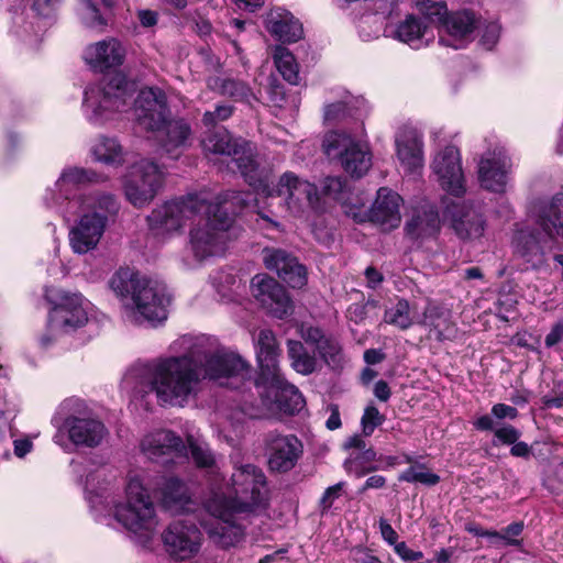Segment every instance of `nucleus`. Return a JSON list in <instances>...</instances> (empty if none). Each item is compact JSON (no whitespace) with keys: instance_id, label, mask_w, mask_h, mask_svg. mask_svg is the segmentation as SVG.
Instances as JSON below:
<instances>
[{"instance_id":"58836bf2","label":"nucleus","mask_w":563,"mask_h":563,"mask_svg":"<svg viewBox=\"0 0 563 563\" xmlns=\"http://www.w3.org/2000/svg\"><path fill=\"white\" fill-rule=\"evenodd\" d=\"M274 63L283 78L290 85H298L300 80L299 65L291 52L284 46H276L273 54Z\"/></svg>"},{"instance_id":"39448f33","label":"nucleus","mask_w":563,"mask_h":563,"mask_svg":"<svg viewBox=\"0 0 563 563\" xmlns=\"http://www.w3.org/2000/svg\"><path fill=\"white\" fill-rule=\"evenodd\" d=\"M108 285L120 300L126 322L155 327L167 319L170 296L164 284L141 276L130 268H119Z\"/></svg>"},{"instance_id":"423d86ee","label":"nucleus","mask_w":563,"mask_h":563,"mask_svg":"<svg viewBox=\"0 0 563 563\" xmlns=\"http://www.w3.org/2000/svg\"><path fill=\"white\" fill-rule=\"evenodd\" d=\"M529 223L515 232V253L533 269L548 267L549 254L558 239H563V195H555L548 202L536 203L529 214Z\"/></svg>"},{"instance_id":"72a5a7b5","label":"nucleus","mask_w":563,"mask_h":563,"mask_svg":"<svg viewBox=\"0 0 563 563\" xmlns=\"http://www.w3.org/2000/svg\"><path fill=\"white\" fill-rule=\"evenodd\" d=\"M343 446L345 450L357 451V453H351L344 462V468L349 474H353L356 477H362L377 468L375 466H365V463H369L376 460V452L372 448H367L363 433L350 437L346 439Z\"/></svg>"},{"instance_id":"c03bdc74","label":"nucleus","mask_w":563,"mask_h":563,"mask_svg":"<svg viewBox=\"0 0 563 563\" xmlns=\"http://www.w3.org/2000/svg\"><path fill=\"white\" fill-rule=\"evenodd\" d=\"M415 7L427 20L437 22L439 29L442 26L443 20L450 13L446 3L440 0H415Z\"/></svg>"},{"instance_id":"b1692460","label":"nucleus","mask_w":563,"mask_h":563,"mask_svg":"<svg viewBox=\"0 0 563 563\" xmlns=\"http://www.w3.org/2000/svg\"><path fill=\"white\" fill-rule=\"evenodd\" d=\"M481 20L470 9L450 12L439 30V43L454 49L464 48L474 41Z\"/></svg>"},{"instance_id":"f8f14e48","label":"nucleus","mask_w":563,"mask_h":563,"mask_svg":"<svg viewBox=\"0 0 563 563\" xmlns=\"http://www.w3.org/2000/svg\"><path fill=\"white\" fill-rule=\"evenodd\" d=\"M104 180L106 177L92 168L66 166L62 169L55 183L45 189L42 199L48 209L68 220L88 199L101 195H111L100 190L82 192L85 186Z\"/></svg>"},{"instance_id":"1a4fd4ad","label":"nucleus","mask_w":563,"mask_h":563,"mask_svg":"<svg viewBox=\"0 0 563 563\" xmlns=\"http://www.w3.org/2000/svg\"><path fill=\"white\" fill-rule=\"evenodd\" d=\"M44 297L52 308L46 330L38 339L42 349L47 350L57 344L66 345L81 329L92 325V306L80 294L47 287Z\"/></svg>"},{"instance_id":"6e6d98bb","label":"nucleus","mask_w":563,"mask_h":563,"mask_svg":"<svg viewBox=\"0 0 563 563\" xmlns=\"http://www.w3.org/2000/svg\"><path fill=\"white\" fill-rule=\"evenodd\" d=\"M299 333L302 340H305L306 343L314 345L316 350L319 347V344H322V341L328 339L319 328L312 325L302 324Z\"/></svg>"},{"instance_id":"69168bd1","label":"nucleus","mask_w":563,"mask_h":563,"mask_svg":"<svg viewBox=\"0 0 563 563\" xmlns=\"http://www.w3.org/2000/svg\"><path fill=\"white\" fill-rule=\"evenodd\" d=\"M379 530L382 538L390 545L395 547V544L398 543V533L395 531V529L391 527L390 523L387 522L385 519L379 520Z\"/></svg>"},{"instance_id":"dca6fc26","label":"nucleus","mask_w":563,"mask_h":563,"mask_svg":"<svg viewBox=\"0 0 563 563\" xmlns=\"http://www.w3.org/2000/svg\"><path fill=\"white\" fill-rule=\"evenodd\" d=\"M219 493L208 496L203 501L209 519H201L200 525L209 539L221 549L238 547L245 538V527L241 522L243 516L251 515L238 511L233 506L225 504Z\"/></svg>"},{"instance_id":"ea45409f","label":"nucleus","mask_w":563,"mask_h":563,"mask_svg":"<svg viewBox=\"0 0 563 563\" xmlns=\"http://www.w3.org/2000/svg\"><path fill=\"white\" fill-rule=\"evenodd\" d=\"M188 444L190 448L192 460L196 463V465L198 467L209 470L210 482L213 478L219 479V465L209 445L205 442L194 441L191 438L188 439ZM209 485L211 486V483Z\"/></svg>"},{"instance_id":"bb28decb","label":"nucleus","mask_w":563,"mask_h":563,"mask_svg":"<svg viewBox=\"0 0 563 563\" xmlns=\"http://www.w3.org/2000/svg\"><path fill=\"white\" fill-rule=\"evenodd\" d=\"M263 253L266 268L276 272L290 287L301 288L307 284V271L296 257L276 249H265Z\"/></svg>"},{"instance_id":"393cba45","label":"nucleus","mask_w":563,"mask_h":563,"mask_svg":"<svg viewBox=\"0 0 563 563\" xmlns=\"http://www.w3.org/2000/svg\"><path fill=\"white\" fill-rule=\"evenodd\" d=\"M251 292L262 307L277 318L288 314L291 300L285 288L276 279L266 274H257L251 280Z\"/></svg>"},{"instance_id":"2f4dec72","label":"nucleus","mask_w":563,"mask_h":563,"mask_svg":"<svg viewBox=\"0 0 563 563\" xmlns=\"http://www.w3.org/2000/svg\"><path fill=\"white\" fill-rule=\"evenodd\" d=\"M265 29L276 40L287 43L299 41L303 34L299 20L283 8L272 9L266 14Z\"/></svg>"},{"instance_id":"3c124183","label":"nucleus","mask_w":563,"mask_h":563,"mask_svg":"<svg viewBox=\"0 0 563 563\" xmlns=\"http://www.w3.org/2000/svg\"><path fill=\"white\" fill-rule=\"evenodd\" d=\"M218 432L228 443L233 444L243 433V419H225Z\"/></svg>"},{"instance_id":"f257e3e1","label":"nucleus","mask_w":563,"mask_h":563,"mask_svg":"<svg viewBox=\"0 0 563 563\" xmlns=\"http://www.w3.org/2000/svg\"><path fill=\"white\" fill-rule=\"evenodd\" d=\"M173 349L181 354L132 367L123 378L124 387L133 388L135 395L153 393L162 406L184 408L198 397L205 379L220 384L227 379L228 386L236 388L234 382L245 380L251 374L239 355L213 338L184 335Z\"/></svg>"},{"instance_id":"de8ad7c7","label":"nucleus","mask_w":563,"mask_h":563,"mask_svg":"<svg viewBox=\"0 0 563 563\" xmlns=\"http://www.w3.org/2000/svg\"><path fill=\"white\" fill-rule=\"evenodd\" d=\"M79 14L82 23L93 30L102 31L107 24L104 18L99 13L92 0H79Z\"/></svg>"},{"instance_id":"ddd939ff","label":"nucleus","mask_w":563,"mask_h":563,"mask_svg":"<svg viewBox=\"0 0 563 563\" xmlns=\"http://www.w3.org/2000/svg\"><path fill=\"white\" fill-rule=\"evenodd\" d=\"M119 209L120 203L112 194L88 199L74 214L77 219L68 232L71 251L84 255L96 250Z\"/></svg>"},{"instance_id":"7c9ffc66","label":"nucleus","mask_w":563,"mask_h":563,"mask_svg":"<svg viewBox=\"0 0 563 563\" xmlns=\"http://www.w3.org/2000/svg\"><path fill=\"white\" fill-rule=\"evenodd\" d=\"M88 65L98 70H106L123 64L125 47L113 37L90 44L84 52Z\"/></svg>"},{"instance_id":"79ce46f5","label":"nucleus","mask_w":563,"mask_h":563,"mask_svg":"<svg viewBox=\"0 0 563 563\" xmlns=\"http://www.w3.org/2000/svg\"><path fill=\"white\" fill-rule=\"evenodd\" d=\"M363 103L362 99L345 95L342 100L324 107V120L327 122H334L346 115H353Z\"/></svg>"},{"instance_id":"5fc2aeb1","label":"nucleus","mask_w":563,"mask_h":563,"mask_svg":"<svg viewBox=\"0 0 563 563\" xmlns=\"http://www.w3.org/2000/svg\"><path fill=\"white\" fill-rule=\"evenodd\" d=\"M521 433L510 424H504L494 431L495 439L503 444L511 445L519 440Z\"/></svg>"},{"instance_id":"49530a36","label":"nucleus","mask_w":563,"mask_h":563,"mask_svg":"<svg viewBox=\"0 0 563 563\" xmlns=\"http://www.w3.org/2000/svg\"><path fill=\"white\" fill-rule=\"evenodd\" d=\"M321 358L333 369L342 368L345 363V357L342 352L340 343L331 338L322 341L317 349Z\"/></svg>"},{"instance_id":"6ab92c4d","label":"nucleus","mask_w":563,"mask_h":563,"mask_svg":"<svg viewBox=\"0 0 563 563\" xmlns=\"http://www.w3.org/2000/svg\"><path fill=\"white\" fill-rule=\"evenodd\" d=\"M255 387L261 396L263 406L267 409H278L286 413L300 411L305 400L296 386L286 382L278 372L265 380H256Z\"/></svg>"},{"instance_id":"774afa93","label":"nucleus","mask_w":563,"mask_h":563,"mask_svg":"<svg viewBox=\"0 0 563 563\" xmlns=\"http://www.w3.org/2000/svg\"><path fill=\"white\" fill-rule=\"evenodd\" d=\"M137 19L142 26L152 27L157 24L158 13L153 10H140L137 12Z\"/></svg>"},{"instance_id":"20e7f679","label":"nucleus","mask_w":563,"mask_h":563,"mask_svg":"<svg viewBox=\"0 0 563 563\" xmlns=\"http://www.w3.org/2000/svg\"><path fill=\"white\" fill-rule=\"evenodd\" d=\"M430 168L439 186L454 198H445L443 216L451 222L462 239L481 238L485 230V220L470 202L462 200L466 191L462 157L459 148L446 145L434 152Z\"/></svg>"},{"instance_id":"4468645a","label":"nucleus","mask_w":563,"mask_h":563,"mask_svg":"<svg viewBox=\"0 0 563 563\" xmlns=\"http://www.w3.org/2000/svg\"><path fill=\"white\" fill-rule=\"evenodd\" d=\"M395 8L394 0H375L376 12L362 18L358 25L360 36L364 41H371L383 32L385 36L405 43L415 49L427 47L434 41L432 29L413 14H408L396 25L386 24L384 26L382 19L391 15Z\"/></svg>"},{"instance_id":"a18cd8bd","label":"nucleus","mask_w":563,"mask_h":563,"mask_svg":"<svg viewBox=\"0 0 563 563\" xmlns=\"http://www.w3.org/2000/svg\"><path fill=\"white\" fill-rule=\"evenodd\" d=\"M399 482L419 483L426 486H434L440 482V477L430 472L424 464L411 465L398 475Z\"/></svg>"},{"instance_id":"f3484780","label":"nucleus","mask_w":563,"mask_h":563,"mask_svg":"<svg viewBox=\"0 0 563 563\" xmlns=\"http://www.w3.org/2000/svg\"><path fill=\"white\" fill-rule=\"evenodd\" d=\"M322 147L331 159H338L346 173L362 177L372 166L367 143L350 133L332 131L324 135Z\"/></svg>"},{"instance_id":"9d476101","label":"nucleus","mask_w":563,"mask_h":563,"mask_svg":"<svg viewBox=\"0 0 563 563\" xmlns=\"http://www.w3.org/2000/svg\"><path fill=\"white\" fill-rule=\"evenodd\" d=\"M56 432L53 442L64 452H71L73 446L96 448L108 435L103 422L88 415V406L78 397L64 399L51 420Z\"/></svg>"},{"instance_id":"4c0bfd02","label":"nucleus","mask_w":563,"mask_h":563,"mask_svg":"<svg viewBox=\"0 0 563 563\" xmlns=\"http://www.w3.org/2000/svg\"><path fill=\"white\" fill-rule=\"evenodd\" d=\"M345 180L341 177H327L323 181V192L332 199L342 201L344 213L351 217L355 222L362 223L365 221L366 214L353 205L350 198L345 197Z\"/></svg>"},{"instance_id":"412c9836","label":"nucleus","mask_w":563,"mask_h":563,"mask_svg":"<svg viewBox=\"0 0 563 563\" xmlns=\"http://www.w3.org/2000/svg\"><path fill=\"white\" fill-rule=\"evenodd\" d=\"M140 449L148 460L162 465L176 464L188 457L183 439L166 429L145 434L140 442Z\"/></svg>"},{"instance_id":"09e8293b","label":"nucleus","mask_w":563,"mask_h":563,"mask_svg":"<svg viewBox=\"0 0 563 563\" xmlns=\"http://www.w3.org/2000/svg\"><path fill=\"white\" fill-rule=\"evenodd\" d=\"M385 421V416L379 410L369 404L365 407L361 418V428L364 437H371L375 429L380 427Z\"/></svg>"},{"instance_id":"473e14b6","label":"nucleus","mask_w":563,"mask_h":563,"mask_svg":"<svg viewBox=\"0 0 563 563\" xmlns=\"http://www.w3.org/2000/svg\"><path fill=\"white\" fill-rule=\"evenodd\" d=\"M450 310L429 300L417 323L429 329L438 340H452L457 333V328L452 321Z\"/></svg>"},{"instance_id":"603ef678","label":"nucleus","mask_w":563,"mask_h":563,"mask_svg":"<svg viewBox=\"0 0 563 563\" xmlns=\"http://www.w3.org/2000/svg\"><path fill=\"white\" fill-rule=\"evenodd\" d=\"M222 91L235 99L250 100L252 97L251 89L242 81L234 79H227L222 84Z\"/></svg>"},{"instance_id":"6e6552de","label":"nucleus","mask_w":563,"mask_h":563,"mask_svg":"<svg viewBox=\"0 0 563 563\" xmlns=\"http://www.w3.org/2000/svg\"><path fill=\"white\" fill-rule=\"evenodd\" d=\"M269 175L257 165L245 172V181L265 198H279V206L292 218L302 219L319 208L318 187L294 172L283 173L277 180L269 181Z\"/></svg>"},{"instance_id":"c756f323","label":"nucleus","mask_w":563,"mask_h":563,"mask_svg":"<svg viewBox=\"0 0 563 563\" xmlns=\"http://www.w3.org/2000/svg\"><path fill=\"white\" fill-rule=\"evenodd\" d=\"M267 445L269 450V467L277 472L291 470L302 451L301 442L295 435L269 433Z\"/></svg>"},{"instance_id":"9b49d317","label":"nucleus","mask_w":563,"mask_h":563,"mask_svg":"<svg viewBox=\"0 0 563 563\" xmlns=\"http://www.w3.org/2000/svg\"><path fill=\"white\" fill-rule=\"evenodd\" d=\"M266 477L263 471L252 464L233 462L228 481L223 477L211 481L209 496L219 493L224 503L238 511L255 514L266 506Z\"/></svg>"},{"instance_id":"2eb2a0df","label":"nucleus","mask_w":563,"mask_h":563,"mask_svg":"<svg viewBox=\"0 0 563 563\" xmlns=\"http://www.w3.org/2000/svg\"><path fill=\"white\" fill-rule=\"evenodd\" d=\"M212 207L211 194L191 192L156 206L146 218L150 233L165 242L180 233L186 223Z\"/></svg>"},{"instance_id":"4be33fe9","label":"nucleus","mask_w":563,"mask_h":563,"mask_svg":"<svg viewBox=\"0 0 563 563\" xmlns=\"http://www.w3.org/2000/svg\"><path fill=\"white\" fill-rule=\"evenodd\" d=\"M202 147L209 153L231 156L244 179L245 172H251L258 165L252 145L243 140H234L224 129L208 133L202 140Z\"/></svg>"},{"instance_id":"a878e982","label":"nucleus","mask_w":563,"mask_h":563,"mask_svg":"<svg viewBox=\"0 0 563 563\" xmlns=\"http://www.w3.org/2000/svg\"><path fill=\"white\" fill-rule=\"evenodd\" d=\"M404 199L399 194L387 187H380L377 190L376 199L371 209H364V201L357 205L368 219L378 224L383 230H393L400 225Z\"/></svg>"},{"instance_id":"7ed1b4c3","label":"nucleus","mask_w":563,"mask_h":563,"mask_svg":"<svg viewBox=\"0 0 563 563\" xmlns=\"http://www.w3.org/2000/svg\"><path fill=\"white\" fill-rule=\"evenodd\" d=\"M80 475L85 498L96 520H115L135 543L147 545L157 534L159 518L156 506L140 475H131L124 501L114 497V475L106 465H89Z\"/></svg>"},{"instance_id":"338daca9","label":"nucleus","mask_w":563,"mask_h":563,"mask_svg":"<svg viewBox=\"0 0 563 563\" xmlns=\"http://www.w3.org/2000/svg\"><path fill=\"white\" fill-rule=\"evenodd\" d=\"M563 341V322H556L547 334L544 343L547 347H552Z\"/></svg>"},{"instance_id":"680f3d73","label":"nucleus","mask_w":563,"mask_h":563,"mask_svg":"<svg viewBox=\"0 0 563 563\" xmlns=\"http://www.w3.org/2000/svg\"><path fill=\"white\" fill-rule=\"evenodd\" d=\"M394 550L404 561H418L423 558V553L421 551L411 550L405 542H398L395 544Z\"/></svg>"},{"instance_id":"e2e57ef3","label":"nucleus","mask_w":563,"mask_h":563,"mask_svg":"<svg viewBox=\"0 0 563 563\" xmlns=\"http://www.w3.org/2000/svg\"><path fill=\"white\" fill-rule=\"evenodd\" d=\"M492 413L497 419L508 418V419L514 420L518 416V410L515 407L509 406V405L496 404L492 408Z\"/></svg>"},{"instance_id":"8fccbe9b","label":"nucleus","mask_w":563,"mask_h":563,"mask_svg":"<svg viewBox=\"0 0 563 563\" xmlns=\"http://www.w3.org/2000/svg\"><path fill=\"white\" fill-rule=\"evenodd\" d=\"M11 431V419L4 411L0 410V460H7L10 457L9 438L13 437Z\"/></svg>"},{"instance_id":"5701e85b","label":"nucleus","mask_w":563,"mask_h":563,"mask_svg":"<svg viewBox=\"0 0 563 563\" xmlns=\"http://www.w3.org/2000/svg\"><path fill=\"white\" fill-rule=\"evenodd\" d=\"M512 169V162L504 148L484 153L477 165V177L485 190L504 194L507 190Z\"/></svg>"},{"instance_id":"864d4df0","label":"nucleus","mask_w":563,"mask_h":563,"mask_svg":"<svg viewBox=\"0 0 563 563\" xmlns=\"http://www.w3.org/2000/svg\"><path fill=\"white\" fill-rule=\"evenodd\" d=\"M501 27L497 21L485 24L481 42L487 49H492L498 42Z\"/></svg>"},{"instance_id":"37998d69","label":"nucleus","mask_w":563,"mask_h":563,"mask_svg":"<svg viewBox=\"0 0 563 563\" xmlns=\"http://www.w3.org/2000/svg\"><path fill=\"white\" fill-rule=\"evenodd\" d=\"M384 321L399 328L400 330L410 328L415 320L410 316L409 302L406 299H398L394 305L385 310Z\"/></svg>"},{"instance_id":"4d7b16f0","label":"nucleus","mask_w":563,"mask_h":563,"mask_svg":"<svg viewBox=\"0 0 563 563\" xmlns=\"http://www.w3.org/2000/svg\"><path fill=\"white\" fill-rule=\"evenodd\" d=\"M232 114V108L227 104H221L216 108L214 111H207L203 114L205 125H214L220 121L227 120Z\"/></svg>"},{"instance_id":"a211bd4d","label":"nucleus","mask_w":563,"mask_h":563,"mask_svg":"<svg viewBox=\"0 0 563 563\" xmlns=\"http://www.w3.org/2000/svg\"><path fill=\"white\" fill-rule=\"evenodd\" d=\"M164 180L165 172L155 162L142 158L134 163L125 175V198L135 208H144L157 196Z\"/></svg>"},{"instance_id":"13d9d810","label":"nucleus","mask_w":563,"mask_h":563,"mask_svg":"<svg viewBox=\"0 0 563 563\" xmlns=\"http://www.w3.org/2000/svg\"><path fill=\"white\" fill-rule=\"evenodd\" d=\"M37 438V434L24 435L13 440V453L16 457L23 459L32 452L34 445L33 440Z\"/></svg>"},{"instance_id":"c85d7f7f","label":"nucleus","mask_w":563,"mask_h":563,"mask_svg":"<svg viewBox=\"0 0 563 563\" xmlns=\"http://www.w3.org/2000/svg\"><path fill=\"white\" fill-rule=\"evenodd\" d=\"M157 490L163 508L173 515L189 514L197 508L188 486L178 477H164Z\"/></svg>"},{"instance_id":"0eeeda50","label":"nucleus","mask_w":563,"mask_h":563,"mask_svg":"<svg viewBox=\"0 0 563 563\" xmlns=\"http://www.w3.org/2000/svg\"><path fill=\"white\" fill-rule=\"evenodd\" d=\"M253 201L255 199L252 194L242 191L211 196L212 207L200 214L205 216L203 222L189 230L187 250L194 262L202 263L224 253L234 214Z\"/></svg>"},{"instance_id":"a19ab883","label":"nucleus","mask_w":563,"mask_h":563,"mask_svg":"<svg viewBox=\"0 0 563 563\" xmlns=\"http://www.w3.org/2000/svg\"><path fill=\"white\" fill-rule=\"evenodd\" d=\"M288 356L292 368L302 375H309L314 372L317 358L313 354L307 352L303 344L299 341H288Z\"/></svg>"},{"instance_id":"052dcab7","label":"nucleus","mask_w":563,"mask_h":563,"mask_svg":"<svg viewBox=\"0 0 563 563\" xmlns=\"http://www.w3.org/2000/svg\"><path fill=\"white\" fill-rule=\"evenodd\" d=\"M343 483H338L333 486H330L323 493L320 499V506L323 510H328L333 505L334 500L339 498L342 490Z\"/></svg>"},{"instance_id":"cd10ccee","label":"nucleus","mask_w":563,"mask_h":563,"mask_svg":"<svg viewBox=\"0 0 563 563\" xmlns=\"http://www.w3.org/2000/svg\"><path fill=\"white\" fill-rule=\"evenodd\" d=\"M396 155L400 166L408 174H415L424 165L422 134L415 129L399 131L395 139Z\"/></svg>"},{"instance_id":"e433bc0d","label":"nucleus","mask_w":563,"mask_h":563,"mask_svg":"<svg viewBox=\"0 0 563 563\" xmlns=\"http://www.w3.org/2000/svg\"><path fill=\"white\" fill-rule=\"evenodd\" d=\"M89 152L93 161L107 166L119 167L125 162V151L115 137H97Z\"/></svg>"},{"instance_id":"f704fd0d","label":"nucleus","mask_w":563,"mask_h":563,"mask_svg":"<svg viewBox=\"0 0 563 563\" xmlns=\"http://www.w3.org/2000/svg\"><path fill=\"white\" fill-rule=\"evenodd\" d=\"M406 229L416 239L435 235L440 230V218L435 207L428 201L420 202L415 207Z\"/></svg>"},{"instance_id":"0e129e2a","label":"nucleus","mask_w":563,"mask_h":563,"mask_svg":"<svg viewBox=\"0 0 563 563\" xmlns=\"http://www.w3.org/2000/svg\"><path fill=\"white\" fill-rule=\"evenodd\" d=\"M269 100L277 108H285L288 104V97L284 91V87L276 85L269 90Z\"/></svg>"},{"instance_id":"aec40b11","label":"nucleus","mask_w":563,"mask_h":563,"mask_svg":"<svg viewBox=\"0 0 563 563\" xmlns=\"http://www.w3.org/2000/svg\"><path fill=\"white\" fill-rule=\"evenodd\" d=\"M166 552L177 561L196 556L202 545V533L194 522L179 519L170 522L162 534Z\"/></svg>"},{"instance_id":"f03ea898","label":"nucleus","mask_w":563,"mask_h":563,"mask_svg":"<svg viewBox=\"0 0 563 563\" xmlns=\"http://www.w3.org/2000/svg\"><path fill=\"white\" fill-rule=\"evenodd\" d=\"M134 87L120 74L104 76L84 92L82 112L95 125L114 120L131 109ZM133 117L137 125L155 135L161 150L177 159L192 144L190 124L184 119L167 120L165 93L158 88L142 89L134 100Z\"/></svg>"},{"instance_id":"bf43d9fd","label":"nucleus","mask_w":563,"mask_h":563,"mask_svg":"<svg viewBox=\"0 0 563 563\" xmlns=\"http://www.w3.org/2000/svg\"><path fill=\"white\" fill-rule=\"evenodd\" d=\"M523 530V522L518 521L509 525L503 532V540L509 545H519L520 540L517 539Z\"/></svg>"},{"instance_id":"c9c22d12","label":"nucleus","mask_w":563,"mask_h":563,"mask_svg":"<svg viewBox=\"0 0 563 563\" xmlns=\"http://www.w3.org/2000/svg\"><path fill=\"white\" fill-rule=\"evenodd\" d=\"M256 356L260 365V375L257 380L275 375L278 368V347L276 338L271 330H261L256 340Z\"/></svg>"}]
</instances>
